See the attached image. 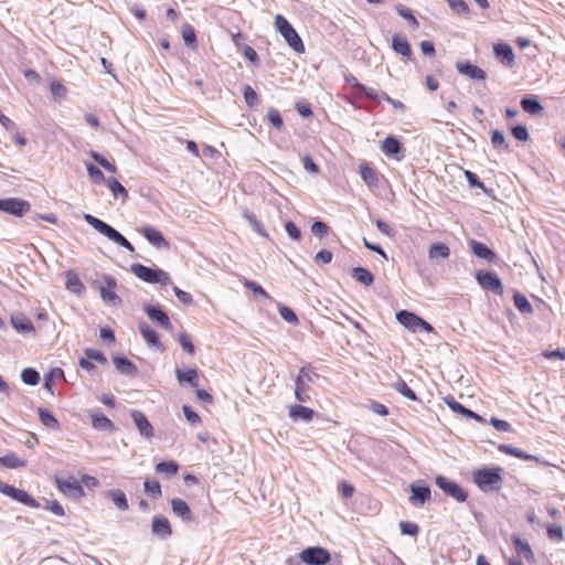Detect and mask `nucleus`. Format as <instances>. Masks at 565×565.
Instances as JSON below:
<instances>
[{
  "instance_id": "obj_1",
  "label": "nucleus",
  "mask_w": 565,
  "mask_h": 565,
  "mask_svg": "<svg viewBox=\"0 0 565 565\" xmlns=\"http://www.w3.org/2000/svg\"><path fill=\"white\" fill-rule=\"evenodd\" d=\"M84 220L95 231H97L99 234L107 237L109 241L116 243L117 245L126 248L127 250H129L131 253L135 252V247L131 245V243L122 234H120L116 228H114L106 222L102 221L100 218H98L92 214H84Z\"/></svg>"
},
{
  "instance_id": "obj_2",
  "label": "nucleus",
  "mask_w": 565,
  "mask_h": 565,
  "mask_svg": "<svg viewBox=\"0 0 565 565\" xmlns=\"http://www.w3.org/2000/svg\"><path fill=\"white\" fill-rule=\"evenodd\" d=\"M501 472L502 469L500 467L481 468L473 471L472 480L481 491H494L500 488L502 482Z\"/></svg>"
},
{
  "instance_id": "obj_3",
  "label": "nucleus",
  "mask_w": 565,
  "mask_h": 565,
  "mask_svg": "<svg viewBox=\"0 0 565 565\" xmlns=\"http://www.w3.org/2000/svg\"><path fill=\"white\" fill-rule=\"evenodd\" d=\"M275 25L287 44L298 54L305 52V44L289 21L281 14L275 17Z\"/></svg>"
},
{
  "instance_id": "obj_4",
  "label": "nucleus",
  "mask_w": 565,
  "mask_h": 565,
  "mask_svg": "<svg viewBox=\"0 0 565 565\" xmlns=\"http://www.w3.org/2000/svg\"><path fill=\"white\" fill-rule=\"evenodd\" d=\"M130 270L140 280L148 284H160L162 286H167L171 282L169 274L157 267H148L136 263L130 266Z\"/></svg>"
},
{
  "instance_id": "obj_5",
  "label": "nucleus",
  "mask_w": 565,
  "mask_h": 565,
  "mask_svg": "<svg viewBox=\"0 0 565 565\" xmlns=\"http://www.w3.org/2000/svg\"><path fill=\"white\" fill-rule=\"evenodd\" d=\"M319 375L315 372L311 365H305L299 370V374L295 381V397L301 403L310 401L309 385Z\"/></svg>"
},
{
  "instance_id": "obj_6",
  "label": "nucleus",
  "mask_w": 565,
  "mask_h": 565,
  "mask_svg": "<svg viewBox=\"0 0 565 565\" xmlns=\"http://www.w3.org/2000/svg\"><path fill=\"white\" fill-rule=\"evenodd\" d=\"M103 282L99 287L102 300L110 307H119L121 305L120 297L116 294L117 280L111 275L105 274L102 277Z\"/></svg>"
},
{
  "instance_id": "obj_7",
  "label": "nucleus",
  "mask_w": 565,
  "mask_h": 565,
  "mask_svg": "<svg viewBox=\"0 0 565 565\" xmlns=\"http://www.w3.org/2000/svg\"><path fill=\"white\" fill-rule=\"evenodd\" d=\"M436 486L448 497H451L457 502H465L468 498L467 491L456 481L448 479L445 476H437L435 478Z\"/></svg>"
},
{
  "instance_id": "obj_8",
  "label": "nucleus",
  "mask_w": 565,
  "mask_h": 565,
  "mask_svg": "<svg viewBox=\"0 0 565 565\" xmlns=\"http://www.w3.org/2000/svg\"><path fill=\"white\" fill-rule=\"evenodd\" d=\"M476 280L479 286L484 290H490L497 295L503 294V286L500 277L491 270H478L476 273Z\"/></svg>"
},
{
  "instance_id": "obj_9",
  "label": "nucleus",
  "mask_w": 565,
  "mask_h": 565,
  "mask_svg": "<svg viewBox=\"0 0 565 565\" xmlns=\"http://www.w3.org/2000/svg\"><path fill=\"white\" fill-rule=\"evenodd\" d=\"M299 558L308 565H324L329 563L331 555L328 550L321 546H311L305 548L299 554Z\"/></svg>"
},
{
  "instance_id": "obj_10",
  "label": "nucleus",
  "mask_w": 565,
  "mask_h": 565,
  "mask_svg": "<svg viewBox=\"0 0 565 565\" xmlns=\"http://www.w3.org/2000/svg\"><path fill=\"white\" fill-rule=\"evenodd\" d=\"M30 209L31 204L25 200L18 198L0 199V211L10 215L21 217L28 213Z\"/></svg>"
},
{
  "instance_id": "obj_11",
  "label": "nucleus",
  "mask_w": 565,
  "mask_h": 565,
  "mask_svg": "<svg viewBox=\"0 0 565 565\" xmlns=\"http://www.w3.org/2000/svg\"><path fill=\"white\" fill-rule=\"evenodd\" d=\"M56 487L61 492H63L66 497L72 499H81L84 497L85 492L77 479L70 476L67 478H55Z\"/></svg>"
},
{
  "instance_id": "obj_12",
  "label": "nucleus",
  "mask_w": 565,
  "mask_h": 565,
  "mask_svg": "<svg viewBox=\"0 0 565 565\" xmlns=\"http://www.w3.org/2000/svg\"><path fill=\"white\" fill-rule=\"evenodd\" d=\"M412 495L409 498V502L413 505H424L427 501L430 500L431 492L429 486L424 480H418L413 482L409 486Z\"/></svg>"
},
{
  "instance_id": "obj_13",
  "label": "nucleus",
  "mask_w": 565,
  "mask_h": 565,
  "mask_svg": "<svg viewBox=\"0 0 565 565\" xmlns=\"http://www.w3.org/2000/svg\"><path fill=\"white\" fill-rule=\"evenodd\" d=\"M145 311L147 316L150 318V320L158 323L164 330L169 331L172 329L169 316L159 306L147 305L145 307Z\"/></svg>"
},
{
  "instance_id": "obj_14",
  "label": "nucleus",
  "mask_w": 565,
  "mask_h": 565,
  "mask_svg": "<svg viewBox=\"0 0 565 565\" xmlns=\"http://www.w3.org/2000/svg\"><path fill=\"white\" fill-rule=\"evenodd\" d=\"M151 532L153 535L166 540L171 536L172 529L169 520L162 515H156L152 518Z\"/></svg>"
},
{
  "instance_id": "obj_15",
  "label": "nucleus",
  "mask_w": 565,
  "mask_h": 565,
  "mask_svg": "<svg viewBox=\"0 0 565 565\" xmlns=\"http://www.w3.org/2000/svg\"><path fill=\"white\" fill-rule=\"evenodd\" d=\"M131 418L142 437L147 439L153 437V427L141 411L134 409Z\"/></svg>"
},
{
  "instance_id": "obj_16",
  "label": "nucleus",
  "mask_w": 565,
  "mask_h": 565,
  "mask_svg": "<svg viewBox=\"0 0 565 565\" xmlns=\"http://www.w3.org/2000/svg\"><path fill=\"white\" fill-rule=\"evenodd\" d=\"M138 328H139V331H140L141 335H142V338L145 339L146 343L150 348H154V349H158V350H163V345H162V343L160 341L159 334H158V332L153 328H151L145 321L139 322Z\"/></svg>"
},
{
  "instance_id": "obj_17",
  "label": "nucleus",
  "mask_w": 565,
  "mask_h": 565,
  "mask_svg": "<svg viewBox=\"0 0 565 565\" xmlns=\"http://www.w3.org/2000/svg\"><path fill=\"white\" fill-rule=\"evenodd\" d=\"M456 70L461 75L471 79L483 81L486 78V72L478 65L471 64L470 62H457Z\"/></svg>"
},
{
  "instance_id": "obj_18",
  "label": "nucleus",
  "mask_w": 565,
  "mask_h": 565,
  "mask_svg": "<svg viewBox=\"0 0 565 565\" xmlns=\"http://www.w3.org/2000/svg\"><path fill=\"white\" fill-rule=\"evenodd\" d=\"M141 233L145 238L157 248H169V243L163 237L160 231L157 228L146 225L141 228Z\"/></svg>"
},
{
  "instance_id": "obj_19",
  "label": "nucleus",
  "mask_w": 565,
  "mask_h": 565,
  "mask_svg": "<svg viewBox=\"0 0 565 565\" xmlns=\"http://www.w3.org/2000/svg\"><path fill=\"white\" fill-rule=\"evenodd\" d=\"M493 53L504 66L512 67L514 65V52L508 43L494 44Z\"/></svg>"
},
{
  "instance_id": "obj_20",
  "label": "nucleus",
  "mask_w": 565,
  "mask_h": 565,
  "mask_svg": "<svg viewBox=\"0 0 565 565\" xmlns=\"http://www.w3.org/2000/svg\"><path fill=\"white\" fill-rule=\"evenodd\" d=\"M90 419H92V426L96 430H100V431H114L115 430L114 423L106 415H104V413L100 412L99 409L92 411Z\"/></svg>"
},
{
  "instance_id": "obj_21",
  "label": "nucleus",
  "mask_w": 565,
  "mask_h": 565,
  "mask_svg": "<svg viewBox=\"0 0 565 565\" xmlns=\"http://www.w3.org/2000/svg\"><path fill=\"white\" fill-rule=\"evenodd\" d=\"M469 246H470L472 253L478 258L484 259L488 263H494L497 260L495 253L491 248H489L486 244H483L479 241H476V239H471L469 242Z\"/></svg>"
},
{
  "instance_id": "obj_22",
  "label": "nucleus",
  "mask_w": 565,
  "mask_h": 565,
  "mask_svg": "<svg viewBox=\"0 0 565 565\" xmlns=\"http://www.w3.org/2000/svg\"><path fill=\"white\" fill-rule=\"evenodd\" d=\"M396 320L412 332H418L420 317L407 310H399L396 313Z\"/></svg>"
},
{
  "instance_id": "obj_23",
  "label": "nucleus",
  "mask_w": 565,
  "mask_h": 565,
  "mask_svg": "<svg viewBox=\"0 0 565 565\" xmlns=\"http://www.w3.org/2000/svg\"><path fill=\"white\" fill-rule=\"evenodd\" d=\"M171 509L174 515L181 518L184 522L192 521L193 515L191 509L184 500L180 498H173L171 500Z\"/></svg>"
},
{
  "instance_id": "obj_24",
  "label": "nucleus",
  "mask_w": 565,
  "mask_h": 565,
  "mask_svg": "<svg viewBox=\"0 0 565 565\" xmlns=\"http://www.w3.org/2000/svg\"><path fill=\"white\" fill-rule=\"evenodd\" d=\"M523 111L531 116H539L543 111V106L536 96H525L520 102Z\"/></svg>"
},
{
  "instance_id": "obj_25",
  "label": "nucleus",
  "mask_w": 565,
  "mask_h": 565,
  "mask_svg": "<svg viewBox=\"0 0 565 565\" xmlns=\"http://www.w3.org/2000/svg\"><path fill=\"white\" fill-rule=\"evenodd\" d=\"M512 542L520 557H523L530 563H534L535 556L527 541L519 536H513Z\"/></svg>"
},
{
  "instance_id": "obj_26",
  "label": "nucleus",
  "mask_w": 565,
  "mask_h": 565,
  "mask_svg": "<svg viewBox=\"0 0 565 565\" xmlns=\"http://www.w3.org/2000/svg\"><path fill=\"white\" fill-rule=\"evenodd\" d=\"M114 365L116 366L117 371L125 375L135 376L138 373L137 366L126 356L124 355H115L114 359Z\"/></svg>"
},
{
  "instance_id": "obj_27",
  "label": "nucleus",
  "mask_w": 565,
  "mask_h": 565,
  "mask_svg": "<svg viewBox=\"0 0 565 565\" xmlns=\"http://www.w3.org/2000/svg\"><path fill=\"white\" fill-rule=\"evenodd\" d=\"M175 376L180 384L188 383L192 387H198V385H199V374L195 369L182 370V369L177 367Z\"/></svg>"
},
{
  "instance_id": "obj_28",
  "label": "nucleus",
  "mask_w": 565,
  "mask_h": 565,
  "mask_svg": "<svg viewBox=\"0 0 565 565\" xmlns=\"http://www.w3.org/2000/svg\"><path fill=\"white\" fill-rule=\"evenodd\" d=\"M392 49L395 53L409 58L412 55L411 45L406 39V36L401 34H395L392 39Z\"/></svg>"
},
{
  "instance_id": "obj_29",
  "label": "nucleus",
  "mask_w": 565,
  "mask_h": 565,
  "mask_svg": "<svg viewBox=\"0 0 565 565\" xmlns=\"http://www.w3.org/2000/svg\"><path fill=\"white\" fill-rule=\"evenodd\" d=\"M289 416L294 420L310 422L315 416V411L309 407L295 404L289 408Z\"/></svg>"
},
{
  "instance_id": "obj_30",
  "label": "nucleus",
  "mask_w": 565,
  "mask_h": 565,
  "mask_svg": "<svg viewBox=\"0 0 565 565\" xmlns=\"http://www.w3.org/2000/svg\"><path fill=\"white\" fill-rule=\"evenodd\" d=\"M403 149L401 141L394 136H387L381 146V150L388 157L398 154Z\"/></svg>"
},
{
  "instance_id": "obj_31",
  "label": "nucleus",
  "mask_w": 565,
  "mask_h": 565,
  "mask_svg": "<svg viewBox=\"0 0 565 565\" xmlns=\"http://www.w3.org/2000/svg\"><path fill=\"white\" fill-rule=\"evenodd\" d=\"M11 324L20 333L34 331L32 321L22 313L11 316Z\"/></svg>"
},
{
  "instance_id": "obj_32",
  "label": "nucleus",
  "mask_w": 565,
  "mask_h": 565,
  "mask_svg": "<svg viewBox=\"0 0 565 565\" xmlns=\"http://www.w3.org/2000/svg\"><path fill=\"white\" fill-rule=\"evenodd\" d=\"M351 276L361 285L369 287L374 282L373 274L364 267H354L351 270Z\"/></svg>"
},
{
  "instance_id": "obj_33",
  "label": "nucleus",
  "mask_w": 565,
  "mask_h": 565,
  "mask_svg": "<svg viewBox=\"0 0 565 565\" xmlns=\"http://www.w3.org/2000/svg\"><path fill=\"white\" fill-rule=\"evenodd\" d=\"M105 182L115 199H121L122 201L128 199V191L116 178H108Z\"/></svg>"
},
{
  "instance_id": "obj_34",
  "label": "nucleus",
  "mask_w": 565,
  "mask_h": 565,
  "mask_svg": "<svg viewBox=\"0 0 565 565\" xmlns=\"http://www.w3.org/2000/svg\"><path fill=\"white\" fill-rule=\"evenodd\" d=\"M360 173L362 180L369 185V186H377L379 184V177L376 171L371 168L367 163H362L360 166Z\"/></svg>"
},
{
  "instance_id": "obj_35",
  "label": "nucleus",
  "mask_w": 565,
  "mask_h": 565,
  "mask_svg": "<svg viewBox=\"0 0 565 565\" xmlns=\"http://www.w3.org/2000/svg\"><path fill=\"white\" fill-rule=\"evenodd\" d=\"M498 449H499V451H501L503 454H507V455H510V456H513V457H516V458H520L523 460H537L536 457H534L533 455H529L525 451H523L522 449L513 447L508 444L499 445Z\"/></svg>"
},
{
  "instance_id": "obj_36",
  "label": "nucleus",
  "mask_w": 565,
  "mask_h": 565,
  "mask_svg": "<svg viewBox=\"0 0 565 565\" xmlns=\"http://www.w3.org/2000/svg\"><path fill=\"white\" fill-rule=\"evenodd\" d=\"M450 255L449 247L441 242L433 243L429 247V258L434 259H446Z\"/></svg>"
},
{
  "instance_id": "obj_37",
  "label": "nucleus",
  "mask_w": 565,
  "mask_h": 565,
  "mask_svg": "<svg viewBox=\"0 0 565 565\" xmlns=\"http://www.w3.org/2000/svg\"><path fill=\"white\" fill-rule=\"evenodd\" d=\"M0 466L9 469H17L25 467L26 461L24 459L19 458L15 454L11 452L0 457Z\"/></svg>"
},
{
  "instance_id": "obj_38",
  "label": "nucleus",
  "mask_w": 565,
  "mask_h": 565,
  "mask_svg": "<svg viewBox=\"0 0 565 565\" xmlns=\"http://www.w3.org/2000/svg\"><path fill=\"white\" fill-rule=\"evenodd\" d=\"M66 288L76 295H81L85 290L84 284L81 281L79 277L73 271H68L66 275Z\"/></svg>"
},
{
  "instance_id": "obj_39",
  "label": "nucleus",
  "mask_w": 565,
  "mask_h": 565,
  "mask_svg": "<svg viewBox=\"0 0 565 565\" xmlns=\"http://www.w3.org/2000/svg\"><path fill=\"white\" fill-rule=\"evenodd\" d=\"M513 300H514V306L521 313H524V315L533 313V307L524 295H522L519 291H515L513 295Z\"/></svg>"
},
{
  "instance_id": "obj_40",
  "label": "nucleus",
  "mask_w": 565,
  "mask_h": 565,
  "mask_svg": "<svg viewBox=\"0 0 565 565\" xmlns=\"http://www.w3.org/2000/svg\"><path fill=\"white\" fill-rule=\"evenodd\" d=\"M38 413H39V417H40V420L41 423L47 427V428H51V429H58L60 428V423L58 420L55 418V416L52 414V412L45 409V408H39L38 409Z\"/></svg>"
},
{
  "instance_id": "obj_41",
  "label": "nucleus",
  "mask_w": 565,
  "mask_h": 565,
  "mask_svg": "<svg viewBox=\"0 0 565 565\" xmlns=\"http://www.w3.org/2000/svg\"><path fill=\"white\" fill-rule=\"evenodd\" d=\"M109 498L120 511H127L129 509L128 500L124 491L119 489L110 490Z\"/></svg>"
},
{
  "instance_id": "obj_42",
  "label": "nucleus",
  "mask_w": 565,
  "mask_h": 565,
  "mask_svg": "<svg viewBox=\"0 0 565 565\" xmlns=\"http://www.w3.org/2000/svg\"><path fill=\"white\" fill-rule=\"evenodd\" d=\"M156 471L172 477L178 473L179 465L173 460L160 461L156 466Z\"/></svg>"
},
{
  "instance_id": "obj_43",
  "label": "nucleus",
  "mask_w": 565,
  "mask_h": 565,
  "mask_svg": "<svg viewBox=\"0 0 565 565\" xmlns=\"http://www.w3.org/2000/svg\"><path fill=\"white\" fill-rule=\"evenodd\" d=\"M244 217L246 218V221L249 223V225L253 227V230L260 236L263 237H268V234L265 230V227L263 226L262 222L256 217L255 214L246 211L244 213Z\"/></svg>"
},
{
  "instance_id": "obj_44",
  "label": "nucleus",
  "mask_w": 565,
  "mask_h": 565,
  "mask_svg": "<svg viewBox=\"0 0 565 565\" xmlns=\"http://www.w3.org/2000/svg\"><path fill=\"white\" fill-rule=\"evenodd\" d=\"M21 380L24 384L34 386L40 382V374L33 367H25L21 372Z\"/></svg>"
},
{
  "instance_id": "obj_45",
  "label": "nucleus",
  "mask_w": 565,
  "mask_h": 565,
  "mask_svg": "<svg viewBox=\"0 0 565 565\" xmlns=\"http://www.w3.org/2000/svg\"><path fill=\"white\" fill-rule=\"evenodd\" d=\"M393 388L402 394L404 397L411 401H417V395L415 392L406 384V382L399 379L396 383L393 384Z\"/></svg>"
},
{
  "instance_id": "obj_46",
  "label": "nucleus",
  "mask_w": 565,
  "mask_h": 565,
  "mask_svg": "<svg viewBox=\"0 0 565 565\" xmlns=\"http://www.w3.org/2000/svg\"><path fill=\"white\" fill-rule=\"evenodd\" d=\"M445 403L451 411H454L457 414H460L466 417L471 415V409L465 407L462 404L457 402L452 396L445 397Z\"/></svg>"
},
{
  "instance_id": "obj_47",
  "label": "nucleus",
  "mask_w": 565,
  "mask_h": 565,
  "mask_svg": "<svg viewBox=\"0 0 565 565\" xmlns=\"http://www.w3.org/2000/svg\"><path fill=\"white\" fill-rule=\"evenodd\" d=\"M143 489H145V492L149 497H151L152 499H158L162 494L161 486H160V483L157 480H149V479H147L143 482Z\"/></svg>"
},
{
  "instance_id": "obj_48",
  "label": "nucleus",
  "mask_w": 565,
  "mask_h": 565,
  "mask_svg": "<svg viewBox=\"0 0 565 565\" xmlns=\"http://www.w3.org/2000/svg\"><path fill=\"white\" fill-rule=\"evenodd\" d=\"M63 376H64V372L62 369L55 367V369L50 370L44 375V388L51 392L54 381L56 379H61Z\"/></svg>"
},
{
  "instance_id": "obj_49",
  "label": "nucleus",
  "mask_w": 565,
  "mask_h": 565,
  "mask_svg": "<svg viewBox=\"0 0 565 565\" xmlns=\"http://www.w3.org/2000/svg\"><path fill=\"white\" fill-rule=\"evenodd\" d=\"M90 157L93 160L98 163L100 167H103L106 171L110 173H116L117 168L114 163L108 161L103 154H100L97 151H90Z\"/></svg>"
},
{
  "instance_id": "obj_50",
  "label": "nucleus",
  "mask_w": 565,
  "mask_h": 565,
  "mask_svg": "<svg viewBox=\"0 0 565 565\" xmlns=\"http://www.w3.org/2000/svg\"><path fill=\"white\" fill-rule=\"evenodd\" d=\"M88 175L95 183H104L106 178L102 170L92 162H85Z\"/></svg>"
},
{
  "instance_id": "obj_51",
  "label": "nucleus",
  "mask_w": 565,
  "mask_h": 565,
  "mask_svg": "<svg viewBox=\"0 0 565 565\" xmlns=\"http://www.w3.org/2000/svg\"><path fill=\"white\" fill-rule=\"evenodd\" d=\"M395 10L402 18H404L405 20H407L409 22V24L412 25L413 29H418L419 23H418L417 19L415 18V15L413 14V12L408 8H406L403 4H398V6H396Z\"/></svg>"
},
{
  "instance_id": "obj_52",
  "label": "nucleus",
  "mask_w": 565,
  "mask_h": 565,
  "mask_svg": "<svg viewBox=\"0 0 565 565\" xmlns=\"http://www.w3.org/2000/svg\"><path fill=\"white\" fill-rule=\"evenodd\" d=\"M449 8L457 14L468 15L470 9L465 0H447Z\"/></svg>"
},
{
  "instance_id": "obj_53",
  "label": "nucleus",
  "mask_w": 565,
  "mask_h": 565,
  "mask_svg": "<svg viewBox=\"0 0 565 565\" xmlns=\"http://www.w3.org/2000/svg\"><path fill=\"white\" fill-rule=\"evenodd\" d=\"M182 38L188 46H194L196 44V34L190 24H184L182 26Z\"/></svg>"
},
{
  "instance_id": "obj_54",
  "label": "nucleus",
  "mask_w": 565,
  "mask_h": 565,
  "mask_svg": "<svg viewBox=\"0 0 565 565\" xmlns=\"http://www.w3.org/2000/svg\"><path fill=\"white\" fill-rule=\"evenodd\" d=\"M243 95L248 107H254L258 104V95L250 85L244 86Z\"/></svg>"
},
{
  "instance_id": "obj_55",
  "label": "nucleus",
  "mask_w": 565,
  "mask_h": 565,
  "mask_svg": "<svg viewBox=\"0 0 565 565\" xmlns=\"http://www.w3.org/2000/svg\"><path fill=\"white\" fill-rule=\"evenodd\" d=\"M267 119L273 125V127H275L278 130H280L284 127V120L281 118V115L275 108H269V110L267 111Z\"/></svg>"
},
{
  "instance_id": "obj_56",
  "label": "nucleus",
  "mask_w": 565,
  "mask_h": 565,
  "mask_svg": "<svg viewBox=\"0 0 565 565\" xmlns=\"http://www.w3.org/2000/svg\"><path fill=\"white\" fill-rule=\"evenodd\" d=\"M278 311H279V315L281 316V318L284 320H286L287 322L292 323V324L298 323V318L291 308L280 305L278 307Z\"/></svg>"
},
{
  "instance_id": "obj_57",
  "label": "nucleus",
  "mask_w": 565,
  "mask_h": 565,
  "mask_svg": "<svg viewBox=\"0 0 565 565\" xmlns=\"http://www.w3.org/2000/svg\"><path fill=\"white\" fill-rule=\"evenodd\" d=\"M399 530H401L402 534L408 535V536H416L419 532L418 525L416 523L408 522V521H401Z\"/></svg>"
},
{
  "instance_id": "obj_58",
  "label": "nucleus",
  "mask_w": 565,
  "mask_h": 565,
  "mask_svg": "<svg viewBox=\"0 0 565 565\" xmlns=\"http://www.w3.org/2000/svg\"><path fill=\"white\" fill-rule=\"evenodd\" d=\"M15 501H18L26 507H30V508H39L40 507V503L33 497H31L26 491H24L22 489L20 490Z\"/></svg>"
},
{
  "instance_id": "obj_59",
  "label": "nucleus",
  "mask_w": 565,
  "mask_h": 565,
  "mask_svg": "<svg viewBox=\"0 0 565 565\" xmlns=\"http://www.w3.org/2000/svg\"><path fill=\"white\" fill-rule=\"evenodd\" d=\"M511 134L518 141L524 142L529 140V131L524 125L511 127Z\"/></svg>"
},
{
  "instance_id": "obj_60",
  "label": "nucleus",
  "mask_w": 565,
  "mask_h": 565,
  "mask_svg": "<svg viewBox=\"0 0 565 565\" xmlns=\"http://www.w3.org/2000/svg\"><path fill=\"white\" fill-rule=\"evenodd\" d=\"M179 343L181 348L189 354L193 355L195 353L194 344L192 342L191 337L188 333H181L179 335Z\"/></svg>"
},
{
  "instance_id": "obj_61",
  "label": "nucleus",
  "mask_w": 565,
  "mask_h": 565,
  "mask_svg": "<svg viewBox=\"0 0 565 565\" xmlns=\"http://www.w3.org/2000/svg\"><path fill=\"white\" fill-rule=\"evenodd\" d=\"M491 143L497 149L508 148L504 134L497 129L491 131Z\"/></svg>"
},
{
  "instance_id": "obj_62",
  "label": "nucleus",
  "mask_w": 565,
  "mask_h": 565,
  "mask_svg": "<svg viewBox=\"0 0 565 565\" xmlns=\"http://www.w3.org/2000/svg\"><path fill=\"white\" fill-rule=\"evenodd\" d=\"M84 352H85L86 358H88L89 360H94L100 364L107 363V359L100 350L87 348V349H85Z\"/></svg>"
},
{
  "instance_id": "obj_63",
  "label": "nucleus",
  "mask_w": 565,
  "mask_h": 565,
  "mask_svg": "<svg viewBox=\"0 0 565 565\" xmlns=\"http://www.w3.org/2000/svg\"><path fill=\"white\" fill-rule=\"evenodd\" d=\"M333 258L332 252L328 249H321L319 250L315 256V263L318 266L330 264Z\"/></svg>"
},
{
  "instance_id": "obj_64",
  "label": "nucleus",
  "mask_w": 565,
  "mask_h": 565,
  "mask_svg": "<svg viewBox=\"0 0 565 565\" xmlns=\"http://www.w3.org/2000/svg\"><path fill=\"white\" fill-rule=\"evenodd\" d=\"M358 93L361 96L369 98L371 100L377 102V103L380 102V98H381V94H379L375 89L365 86L364 84L359 86Z\"/></svg>"
}]
</instances>
